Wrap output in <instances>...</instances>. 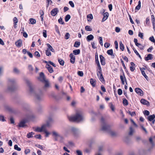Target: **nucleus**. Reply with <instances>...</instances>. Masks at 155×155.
I'll list each match as a JSON object with an SVG mask.
<instances>
[{
  "label": "nucleus",
  "instance_id": "a19ab883",
  "mask_svg": "<svg viewBox=\"0 0 155 155\" xmlns=\"http://www.w3.org/2000/svg\"><path fill=\"white\" fill-rule=\"evenodd\" d=\"M71 18V16L69 15H67L65 18V20L66 22H67Z\"/></svg>",
  "mask_w": 155,
  "mask_h": 155
},
{
  "label": "nucleus",
  "instance_id": "b1692460",
  "mask_svg": "<svg viewBox=\"0 0 155 155\" xmlns=\"http://www.w3.org/2000/svg\"><path fill=\"white\" fill-rule=\"evenodd\" d=\"M153 55L151 54H148L147 56L145 58V59L146 61H147L149 60H151L153 59Z\"/></svg>",
  "mask_w": 155,
  "mask_h": 155
},
{
  "label": "nucleus",
  "instance_id": "39448f33",
  "mask_svg": "<svg viewBox=\"0 0 155 155\" xmlns=\"http://www.w3.org/2000/svg\"><path fill=\"white\" fill-rule=\"evenodd\" d=\"M101 121L102 123L101 130L104 131H108L110 130V127L105 122L104 120L103 117L101 118Z\"/></svg>",
  "mask_w": 155,
  "mask_h": 155
},
{
  "label": "nucleus",
  "instance_id": "9d476101",
  "mask_svg": "<svg viewBox=\"0 0 155 155\" xmlns=\"http://www.w3.org/2000/svg\"><path fill=\"white\" fill-rule=\"evenodd\" d=\"M136 92L138 95L140 96H142L143 95V92L141 89L139 88H136L135 89Z\"/></svg>",
  "mask_w": 155,
  "mask_h": 155
},
{
  "label": "nucleus",
  "instance_id": "f03ea898",
  "mask_svg": "<svg viewBox=\"0 0 155 155\" xmlns=\"http://www.w3.org/2000/svg\"><path fill=\"white\" fill-rule=\"evenodd\" d=\"M68 118L69 120L71 121L77 122L82 121L84 120L83 114L81 111L77 112L74 115L69 117Z\"/></svg>",
  "mask_w": 155,
  "mask_h": 155
},
{
  "label": "nucleus",
  "instance_id": "dca6fc26",
  "mask_svg": "<svg viewBox=\"0 0 155 155\" xmlns=\"http://www.w3.org/2000/svg\"><path fill=\"white\" fill-rule=\"evenodd\" d=\"M70 57L71 58L70 61L73 64H74L75 62V56L73 54L71 53L70 54Z\"/></svg>",
  "mask_w": 155,
  "mask_h": 155
},
{
  "label": "nucleus",
  "instance_id": "0eeeda50",
  "mask_svg": "<svg viewBox=\"0 0 155 155\" xmlns=\"http://www.w3.org/2000/svg\"><path fill=\"white\" fill-rule=\"evenodd\" d=\"M17 89V86L16 85L8 84L5 91L6 92H12L15 91Z\"/></svg>",
  "mask_w": 155,
  "mask_h": 155
},
{
  "label": "nucleus",
  "instance_id": "bf43d9fd",
  "mask_svg": "<svg viewBox=\"0 0 155 155\" xmlns=\"http://www.w3.org/2000/svg\"><path fill=\"white\" fill-rule=\"evenodd\" d=\"M134 53L136 54L138 56V57H139V58L141 59H142V58L141 56L140 55V54H139V53L136 50H134Z\"/></svg>",
  "mask_w": 155,
  "mask_h": 155
},
{
  "label": "nucleus",
  "instance_id": "0e129e2a",
  "mask_svg": "<svg viewBox=\"0 0 155 155\" xmlns=\"http://www.w3.org/2000/svg\"><path fill=\"white\" fill-rule=\"evenodd\" d=\"M117 93L118 95H120L122 93V90L120 89H118L117 91Z\"/></svg>",
  "mask_w": 155,
  "mask_h": 155
},
{
  "label": "nucleus",
  "instance_id": "20e7f679",
  "mask_svg": "<svg viewBox=\"0 0 155 155\" xmlns=\"http://www.w3.org/2000/svg\"><path fill=\"white\" fill-rule=\"evenodd\" d=\"M70 130L74 137L78 138L80 137L81 132L78 129L74 127H71Z\"/></svg>",
  "mask_w": 155,
  "mask_h": 155
},
{
  "label": "nucleus",
  "instance_id": "9b49d317",
  "mask_svg": "<svg viewBox=\"0 0 155 155\" xmlns=\"http://www.w3.org/2000/svg\"><path fill=\"white\" fill-rule=\"evenodd\" d=\"M5 109L10 112H12L13 111V108L8 105L5 104L4 106Z\"/></svg>",
  "mask_w": 155,
  "mask_h": 155
},
{
  "label": "nucleus",
  "instance_id": "a878e982",
  "mask_svg": "<svg viewBox=\"0 0 155 155\" xmlns=\"http://www.w3.org/2000/svg\"><path fill=\"white\" fill-rule=\"evenodd\" d=\"M94 38V36L92 35H88L87 37V40L88 41L92 40Z\"/></svg>",
  "mask_w": 155,
  "mask_h": 155
},
{
  "label": "nucleus",
  "instance_id": "79ce46f5",
  "mask_svg": "<svg viewBox=\"0 0 155 155\" xmlns=\"http://www.w3.org/2000/svg\"><path fill=\"white\" fill-rule=\"evenodd\" d=\"M58 61L61 65L62 66L64 65V61L62 59H58Z\"/></svg>",
  "mask_w": 155,
  "mask_h": 155
},
{
  "label": "nucleus",
  "instance_id": "052dcab7",
  "mask_svg": "<svg viewBox=\"0 0 155 155\" xmlns=\"http://www.w3.org/2000/svg\"><path fill=\"white\" fill-rule=\"evenodd\" d=\"M43 36L45 38H46L47 36V31H46L44 30L43 31Z\"/></svg>",
  "mask_w": 155,
  "mask_h": 155
},
{
  "label": "nucleus",
  "instance_id": "c756f323",
  "mask_svg": "<svg viewBox=\"0 0 155 155\" xmlns=\"http://www.w3.org/2000/svg\"><path fill=\"white\" fill-rule=\"evenodd\" d=\"M47 46L48 47V49L49 51H51L52 52H54V49L52 48V47L49 44H47Z\"/></svg>",
  "mask_w": 155,
  "mask_h": 155
},
{
  "label": "nucleus",
  "instance_id": "13d9d810",
  "mask_svg": "<svg viewBox=\"0 0 155 155\" xmlns=\"http://www.w3.org/2000/svg\"><path fill=\"white\" fill-rule=\"evenodd\" d=\"M0 121L2 122L5 121V119H4V117L2 115H0Z\"/></svg>",
  "mask_w": 155,
  "mask_h": 155
},
{
  "label": "nucleus",
  "instance_id": "473e14b6",
  "mask_svg": "<svg viewBox=\"0 0 155 155\" xmlns=\"http://www.w3.org/2000/svg\"><path fill=\"white\" fill-rule=\"evenodd\" d=\"M141 7V2L140 1H139L138 2V5L136 6L135 8V10H139Z\"/></svg>",
  "mask_w": 155,
  "mask_h": 155
},
{
  "label": "nucleus",
  "instance_id": "58836bf2",
  "mask_svg": "<svg viewBox=\"0 0 155 155\" xmlns=\"http://www.w3.org/2000/svg\"><path fill=\"white\" fill-rule=\"evenodd\" d=\"M120 48L122 51L124 50V46L121 41H120Z\"/></svg>",
  "mask_w": 155,
  "mask_h": 155
},
{
  "label": "nucleus",
  "instance_id": "09e8293b",
  "mask_svg": "<svg viewBox=\"0 0 155 155\" xmlns=\"http://www.w3.org/2000/svg\"><path fill=\"white\" fill-rule=\"evenodd\" d=\"M14 149L18 151H20L21 150V148L19 147L18 145L17 144H16L14 146Z\"/></svg>",
  "mask_w": 155,
  "mask_h": 155
},
{
  "label": "nucleus",
  "instance_id": "f8f14e48",
  "mask_svg": "<svg viewBox=\"0 0 155 155\" xmlns=\"http://www.w3.org/2000/svg\"><path fill=\"white\" fill-rule=\"evenodd\" d=\"M58 12L57 8H55L53 9L51 12V15L53 16H55Z\"/></svg>",
  "mask_w": 155,
  "mask_h": 155
},
{
  "label": "nucleus",
  "instance_id": "ea45409f",
  "mask_svg": "<svg viewBox=\"0 0 155 155\" xmlns=\"http://www.w3.org/2000/svg\"><path fill=\"white\" fill-rule=\"evenodd\" d=\"M134 130L133 129L132 127H130V131L129 133V134L130 135H133V133L134 132Z\"/></svg>",
  "mask_w": 155,
  "mask_h": 155
},
{
  "label": "nucleus",
  "instance_id": "3c124183",
  "mask_svg": "<svg viewBox=\"0 0 155 155\" xmlns=\"http://www.w3.org/2000/svg\"><path fill=\"white\" fill-rule=\"evenodd\" d=\"M85 29L87 31H91L92 30L90 26L87 25L85 27Z\"/></svg>",
  "mask_w": 155,
  "mask_h": 155
},
{
  "label": "nucleus",
  "instance_id": "a18cd8bd",
  "mask_svg": "<svg viewBox=\"0 0 155 155\" xmlns=\"http://www.w3.org/2000/svg\"><path fill=\"white\" fill-rule=\"evenodd\" d=\"M4 70V67L2 66H0V76L2 74Z\"/></svg>",
  "mask_w": 155,
  "mask_h": 155
},
{
  "label": "nucleus",
  "instance_id": "cd10ccee",
  "mask_svg": "<svg viewBox=\"0 0 155 155\" xmlns=\"http://www.w3.org/2000/svg\"><path fill=\"white\" fill-rule=\"evenodd\" d=\"M90 82L91 84L93 87H94L95 86L96 83L95 80L93 78H91L90 79Z\"/></svg>",
  "mask_w": 155,
  "mask_h": 155
},
{
  "label": "nucleus",
  "instance_id": "4c0bfd02",
  "mask_svg": "<svg viewBox=\"0 0 155 155\" xmlns=\"http://www.w3.org/2000/svg\"><path fill=\"white\" fill-rule=\"evenodd\" d=\"M136 45L139 48L140 50H143V49L144 46H143L141 44L138 43V45L136 44Z\"/></svg>",
  "mask_w": 155,
  "mask_h": 155
},
{
  "label": "nucleus",
  "instance_id": "2f4dec72",
  "mask_svg": "<svg viewBox=\"0 0 155 155\" xmlns=\"http://www.w3.org/2000/svg\"><path fill=\"white\" fill-rule=\"evenodd\" d=\"M34 134V133L33 132L28 133L27 135V137L28 138H30L33 137V135Z\"/></svg>",
  "mask_w": 155,
  "mask_h": 155
},
{
  "label": "nucleus",
  "instance_id": "393cba45",
  "mask_svg": "<svg viewBox=\"0 0 155 155\" xmlns=\"http://www.w3.org/2000/svg\"><path fill=\"white\" fill-rule=\"evenodd\" d=\"M155 118V115L153 114L152 115L149 116L148 117L147 119L149 121H151L154 119Z\"/></svg>",
  "mask_w": 155,
  "mask_h": 155
},
{
  "label": "nucleus",
  "instance_id": "423d86ee",
  "mask_svg": "<svg viewBox=\"0 0 155 155\" xmlns=\"http://www.w3.org/2000/svg\"><path fill=\"white\" fill-rule=\"evenodd\" d=\"M50 127V124L48 122L47 124L42 125L41 127H38L35 128L34 130L37 132H41L44 131L47 127Z\"/></svg>",
  "mask_w": 155,
  "mask_h": 155
},
{
  "label": "nucleus",
  "instance_id": "aec40b11",
  "mask_svg": "<svg viewBox=\"0 0 155 155\" xmlns=\"http://www.w3.org/2000/svg\"><path fill=\"white\" fill-rule=\"evenodd\" d=\"M140 102L141 104L144 105H150L149 102L143 99H142L140 100Z\"/></svg>",
  "mask_w": 155,
  "mask_h": 155
},
{
  "label": "nucleus",
  "instance_id": "680f3d73",
  "mask_svg": "<svg viewBox=\"0 0 155 155\" xmlns=\"http://www.w3.org/2000/svg\"><path fill=\"white\" fill-rule=\"evenodd\" d=\"M55 30H56V32L59 34H60V32L59 30L58 29V27L57 26L55 25Z\"/></svg>",
  "mask_w": 155,
  "mask_h": 155
},
{
  "label": "nucleus",
  "instance_id": "49530a36",
  "mask_svg": "<svg viewBox=\"0 0 155 155\" xmlns=\"http://www.w3.org/2000/svg\"><path fill=\"white\" fill-rule=\"evenodd\" d=\"M44 132L45 134V137H48L49 135L50 134V133L46 130V128L45 129Z\"/></svg>",
  "mask_w": 155,
  "mask_h": 155
},
{
  "label": "nucleus",
  "instance_id": "69168bd1",
  "mask_svg": "<svg viewBox=\"0 0 155 155\" xmlns=\"http://www.w3.org/2000/svg\"><path fill=\"white\" fill-rule=\"evenodd\" d=\"M84 151L86 153H89L91 151V149L88 148H86L84 150Z\"/></svg>",
  "mask_w": 155,
  "mask_h": 155
},
{
  "label": "nucleus",
  "instance_id": "338daca9",
  "mask_svg": "<svg viewBox=\"0 0 155 155\" xmlns=\"http://www.w3.org/2000/svg\"><path fill=\"white\" fill-rule=\"evenodd\" d=\"M151 18L152 22H155V18L154 16L153 15H151Z\"/></svg>",
  "mask_w": 155,
  "mask_h": 155
},
{
  "label": "nucleus",
  "instance_id": "f257e3e1",
  "mask_svg": "<svg viewBox=\"0 0 155 155\" xmlns=\"http://www.w3.org/2000/svg\"><path fill=\"white\" fill-rule=\"evenodd\" d=\"M25 81L29 87L30 92L32 94L33 96H34L35 99L38 101H42L43 99L42 91L40 90L35 92L31 86L30 81L27 79H25Z\"/></svg>",
  "mask_w": 155,
  "mask_h": 155
},
{
  "label": "nucleus",
  "instance_id": "e433bc0d",
  "mask_svg": "<svg viewBox=\"0 0 155 155\" xmlns=\"http://www.w3.org/2000/svg\"><path fill=\"white\" fill-rule=\"evenodd\" d=\"M122 100L123 103L126 106H127L128 104V102L126 99L124 98L122 99Z\"/></svg>",
  "mask_w": 155,
  "mask_h": 155
},
{
  "label": "nucleus",
  "instance_id": "e2e57ef3",
  "mask_svg": "<svg viewBox=\"0 0 155 155\" xmlns=\"http://www.w3.org/2000/svg\"><path fill=\"white\" fill-rule=\"evenodd\" d=\"M78 74L81 77H82L83 76V73L82 71H78Z\"/></svg>",
  "mask_w": 155,
  "mask_h": 155
},
{
  "label": "nucleus",
  "instance_id": "5fc2aeb1",
  "mask_svg": "<svg viewBox=\"0 0 155 155\" xmlns=\"http://www.w3.org/2000/svg\"><path fill=\"white\" fill-rule=\"evenodd\" d=\"M58 22L62 25H63L64 24V22L63 21L62 19L60 18L58 20Z\"/></svg>",
  "mask_w": 155,
  "mask_h": 155
},
{
  "label": "nucleus",
  "instance_id": "f3484780",
  "mask_svg": "<svg viewBox=\"0 0 155 155\" xmlns=\"http://www.w3.org/2000/svg\"><path fill=\"white\" fill-rule=\"evenodd\" d=\"M140 69L141 72V73L142 75L144 76V77L145 78L148 80V77L145 74V72L144 71V70H145V69L144 68H140Z\"/></svg>",
  "mask_w": 155,
  "mask_h": 155
},
{
  "label": "nucleus",
  "instance_id": "de8ad7c7",
  "mask_svg": "<svg viewBox=\"0 0 155 155\" xmlns=\"http://www.w3.org/2000/svg\"><path fill=\"white\" fill-rule=\"evenodd\" d=\"M28 69L30 72H32L33 70V68L31 65H29L28 66Z\"/></svg>",
  "mask_w": 155,
  "mask_h": 155
},
{
  "label": "nucleus",
  "instance_id": "864d4df0",
  "mask_svg": "<svg viewBox=\"0 0 155 155\" xmlns=\"http://www.w3.org/2000/svg\"><path fill=\"white\" fill-rule=\"evenodd\" d=\"M70 36L69 34L68 33H66L65 35V38L66 39L69 38Z\"/></svg>",
  "mask_w": 155,
  "mask_h": 155
},
{
  "label": "nucleus",
  "instance_id": "4d7b16f0",
  "mask_svg": "<svg viewBox=\"0 0 155 155\" xmlns=\"http://www.w3.org/2000/svg\"><path fill=\"white\" fill-rule=\"evenodd\" d=\"M99 43L101 44V45L102 46L103 45V41H102V38L101 37H99Z\"/></svg>",
  "mask_w": 155,
  "mask_h": 155
},
{
  "label": "nucleus",
  "instance_id": "412c9836",
  "mask_svg": "<svg viewBox=\"0 0 155 155\" xmlns=\"http://www.w3.org/2000/svg\"><path fill=\"white\" fill-rule=\"evenodd\" d=\"M109 16V14L107 12H106L104 14V17L102 19V21L104 22L105 21L107 18Z\"/></svg>",
  "mask_w": 155,
  "mask_h": 155
},
{
  "label": "nucleus",
  "instance_id": "6e6552de",
  "mask_svg": "<svg viewBox=\"0 0 155 155\" xmlns=\"http://www.w3.org/2000/svg\"><path fill=\"white\" fill-rule=\"evenodd\" d=\"M16 81L15 78H9L7 79V84H8L16 85Z\"/></svg>",
  "mask_w": 155,
  "mask_h": 155
},
{
  "label": "nucleus",
  "instance_id": "6e6d98bb",
  "mask_svg": "<svg viewBox=\"0 0 155 155\" xmlns=\"http://www.w3.org/2000/svg\"><path fill=\"white\" fill-rule=\"evenodd\" d=\"M95 62L97 64H98V63H100L98 61V55H95Z\"/></svg>",
  "mask_w": 155,
  "mask_h": 155
},
{
  "label": "nucleus",
  "instance_id": "c03bdc74",
  "mask_svg": "<svg viewBox=\"0 0 155 155\" xmlns=\"http://www.w3.org/2000/svg\"><path fill=\"white\" fill-rule=\"evenodd\" d=\"M46 54L47 56H50L51 55L50 51H49L48 49L46 51Z\"/></svg>",
  "mask_w": 155,
  "mask_h": 155
},
{
  "label": "nucleus",
  "instance_id": "6ab92c4d",
  "mask_svg": "<svg viewBox=\"0 0 155 155\" xmlns=\"http://www.w3.org/2000/svg\"><path fill=\"white\" fill-rule=\"evenodd\" d=\"M100 58L101 64L103 65H104L105 64V59L104 57L102 55H100Z\"/></svg>",
  "mask_w": 155,
  "mask_h": 155
},
{
  "label": "nucleus",
  "instance_id": "4be33fe9",
  "mask_svg": "<svg viewBox=\"0 0 155 155\" xmlns=\"http://www.w3.org/2000/svg\"><path fill=\"white\" fill-rule=\"evenodd\" d=\"M26 121L25 120H22L21 121L19 124L18 126L19 127H24L25 125Z\"/></svg>",
  "mask_w": 155,
  "mask_h": 155
},
{
  "label": "nucleus",
  "instance_id": "7c9ffc66",
  "mask_svg": "<svg viewBox=\"0 0 155 155\" xmlns=\"http://www.w3.org/2000/svg\"><path fill=\"white\" fill-rule=\"evenodd\" d=\"M13 71L14 73L16 74H18L20 73V71L16 68H15Z\"/></svg>",
  "mask_w": 155,
  "mask_h": 155
},
{
  "label": "nucleus",
  "instance_id": "774afa93",
  "mask_svg": "<svg viewBox=\"0 0 155 155\" xmlns=\"http://www.w3.org/2000/svg\"><path fill=\"white\" fill-rule=\"evenodd\" d=\"M76 153L77 155H82V153L81 152L80 150H78L76 151Z\"/></svg>",
  "mask_w": 155,
  "mask_h": 155
},
{
  "label": "nucleus",
  "instance_id": "7ed1b4c3",
  "mask_svg": "<svg viewBox=\"0 0 155 155\" xmlns=\"http://www.w3.org/2000/svg\"><path fill=\"white\" fill-rule=\"evenodd\" d=\"M52 135L56 141H59L61 142H63L64 138L58 132L54 130L52 132Z\"/></svg>",
  "mask_w": 155,
  "mask_h": 155
},
{
  "label": "nucleus",
  "instance_id": "8fccbe9b",
  "mask_svg": "<svg viewBox=\"0 0 155 155\" xmlns=\"http://www.w3.org/2000/svg\"><path fill=\"white\" fill-rule=\"evenodd\" d=\"M53 121V119L51 117H49L48 119V121H47L46 124L48 122L49 124H50V126L51 123Z\"/></svg>",
  "mask_w": 155,
  "mask_h": 155
},
{
  "label": "nucleus",
  "instance_id": "c9c22d12",
  "mask_svg": "<svg viewBox=\"0 0 155 155\" xmlns=\"http://www.w3.org/2000/svg\"><path fill=\"white\" fill-rule=\"evenodd\" d=\"M29 23L33 25L36 23V21L34 19L31 18L29 19Z\"/></svg>",
  "mask_w": 155,
  "mask_h": 155
},
{
  "label": "nucleus",
  "instance_id": "1a4fd4ad",
  "mask_svg": "<svg viewBox=\"0 0 155 155\" xmlns=\"http://www.w3.org/2000/svg\"><path fill=\"white\" fill-rule=\"evenodd\" d=\"M38 79L40 81L44 82L46 80L45 79V75L43 72H41L39 74V77L38 78Z\"/></svg>",
  "mask_w": 155,
  "mask_h": 155
},
{
  "label": "nucleus",
  "instance_id": "72a5a7b5",
  "mask_svg": "<svg viewBox=\"0 0 155 155\" xmlns=\"http://www.w3.org/2000/svg\"><path fill=\"white\" fill-rule=\"evenodd\" d=\"M80 51L79 49L74 50L73 51V53L75 55H78L80 54Z\"/></svg>",
  "mask_w": 155,
  "mask_h": 155
},
{
  "label": "nucleus",
  "instance_id": "5701e85b",
  "mask_svg": "<svg viewBox=\"0 0 155 155\" xmlns=\"http://www.w3.org/2000/svg\"><path fill=\"white\" fill-rule=\"evenodd\" d=\"M22 44V41L21 40H19L15 42V45L18 47L21 46Z\"/></svg>",
  "mask_w": 155,
  "mask_h": 155
},
{
  "label": "nucleus",
  "instance_id": "a211bd4d",
  "mask_svg": "<svg viewBox=\"0 0 155 155\" xmlns=\"http://www.w3.org/2000/svg\"><path fill=\"white\" fill-rule=\"evenodd\" d=\"M44 82L45 83V85L44 87V89H47L50 87V85L49 82L48 80H46Z\"/></svg>",
  "mask_w": 155,
  "mask_h": 155
},
{
  "label": "nucleus",
  "instance_id": "bb28decb",
  "mask_svg": "<svg viewBox=\"0 0 155 155\" xmlns=\"http://www.w3.org/2000/svg\"><path fill=\"white\" fill-rule=\"evenodd\" d=\"M97 73H100L101 72H102V69L101 67L100 63H98L97 64Z\"/></svg>",
  "mask_w": 155,
  "mask_h": 155
},
{
  "label": "nucleus",
  "instance_id": "4468645a",
  "mask_svg": "<svg viewBox=\"0 0 155 155\" xmlns=\"http://www.w3.org/2000/svg\"><path fill=\"white\" fill-rule=\"evenodd\" d=\"M108 134L112 137H115L117 136V134L115 131L109 130L108 131Z\"/></svg>",
  "mask_w": 155,
  "mask_h": 155
},
{
  "label": "nucleus",
  "instance_id": "603ef678",
  "mask_svg": "<svg viewBox=\"0 0 155 155\" xmlns=\"http://www.w3.org/2000/svg\"><path fill=\"white\" fill-rule=\"evenodd\" d=\"M146 24L147 25H149L150 23V19L149 17H147L146 19Z\"/></svg>",
  "mask_w": 155,
  "mask_h": 155
},
{
  "label": "nucleus",
  "instance_id": "c85d7f7f",
  "mask_svg": "<svg viewBox=\"0 0 155 155\" xmlns=\"http://www.w3.org/2000/svg\"><path fill=\"white\" fill-rule=\"evenodd\" d=\"M35 115L33 114H31L28 116V118L31 120H33L35 118Z\"/></svg>",
  "mask_w": 155,
  "mask_h": 155
},
{
  "label": "nucleus",
  "instance_id": "ddd939ff",
  "mask_svg": "<svg viewBox=\"0 0 155 155\" xmlns=\"http://www.w3.org/2000/svg\"><path fill=\"white\" fill-rule=\"evenodd\" d=\"M97 75L99 79L101 82H103L105 81L104 79L102 74V72H101L100 73H97Z\"/></svg>",
  "mask_w": 155,
  "mask_h": 155
},
{
  "label": "nucleus",
  "instance_id": "37998d69",
  "mask_svg": "<svg viewBox=\"0 0 155 155\" xmlns=\"http://www.w3.org/2000/svg\"><path fill=\"white\" fill-rule=\"evenodd\" d=\"M80 45V42L78 41H75L74 45V46L77 48Z\"/></svg>",
  "mask_w": 155,
  "mask_h": 155
},
{
  "label": "nucleus",
  "instance_id": "f704fd0d",
  "mask_svg": "<svg viewBox=\"0 0 155 155\" xmlns=\"http://www.w3.org/2000/svg\"><path fill=\"white\" fill-rule=\"evenodd\" d=\"M107 54L111 56H114V55L113 54V50L111 49L109 50H108L107 51Z\"/></svg>",
  "mask_w": 155,
  "mask_h": 155
},
{
  "label": "nucleus",
  "instance_id": "2eb2a0df",
  "mask_svg": "<svg viewBox=\"0 0 155 155\" xmlns=\"http://www.w3.org/2000/svg\"><path fill=\"white\" fill-rule=\"evenodd\" d=\"M45 67L50 73H51L53 72L54 71L50 65L49 64H46Z\"/></svg>",
  "mask_w": 155,
  "mask_h": 155
}]
</instances>
